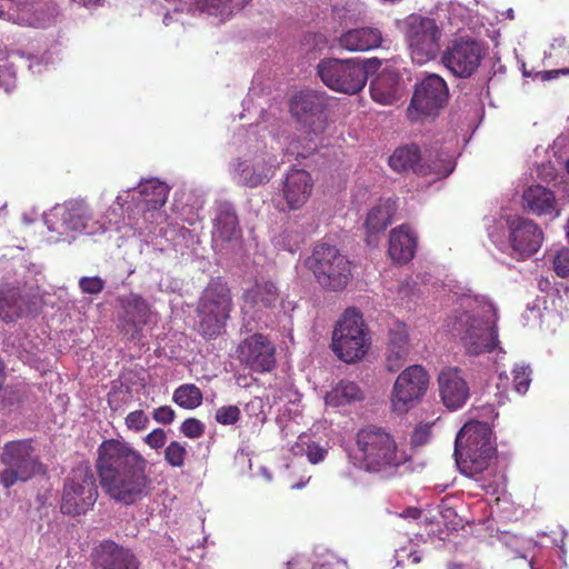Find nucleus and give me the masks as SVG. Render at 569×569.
<instances>
[{"instance_id":"18","label":"nucleus","mask_w":569,"mask_h":569,"mask_svg":"<svg viewBox=\"0 0 569 569\" xmlns=\"http://www.w3.org/2000/svg\"><path fill=\"white\" fill-rule=\"evenodd\" d=\"M429 386V375L423 367L419 365L409 366L396 379L391 405L393 411L398 413L407 412L411 407L417 405Z\"/></svg>"},{"instance_id":"27","label":"nucleus","mask_w":569,"mask_h":569,"mask_svg":"<svg viewBox=\"0 0 569 569\" xmlns=\"http://www.w3.org/2000/svg\"><path fill=\"white\" fill-rule=\"evenodd\" d=\"M400 76L395 69L386 68L370 82L371 98L385 106L400 98Z\"/></svg>"},{"instance_id":"26","label":"nucleus","mask_w":569,"mask_h":569,"mask_svg":"<svg viewBox=\"0 0 569 569\" xmlns=\"http://www.w3.org/2000/svg\"><path fill=\"white\" fill-rule=\"evenodd\" d=\"M312 179L302 169H292L286 177L282 187V196L290 210L301 208L312 191Z\"/></svg>"},{"instance_id":"14","label":"nucleus","mask_w":569,"mask_h":569,"mask_svg":"<svg viewBox=\"0 0 569 569\" xmlns=\"http://www.w3.org/2000/svg\"><path fill=\"white\" fill-rule=\"evenodd\" d=\"M97 498L98 488L92 470L88 466H79L64 482L61 512L72 517L83 515L94 506Z\"/></svg>"},{"instance_id":"51","label":"nucleus","mask_w":569,"mask_h":569,"mask_svg":"<svg viewBox=\"0 0 569 569\" xmlns=\"http://www.w3.org/2000/svg\"><path fill=\"white\" fill-rule=\"evenodd\" d=\"M415 288L416 283L410 279H406L397 283L398 295L401 299L409 298L411 295H413Z\"/></svg>"},{"instance_id":"17","label":"nucleus","mask_w":569,"mask_h":569,"mask_svg":"<svg viewBox=\"0 0 569 569\" xmlns=\"http://www.w3.org/2000/svg\"><path fill=\"white\" fill-rule=\"evenodd\" d=\"M485 56L486 48L479 41L459 38L445 50L442 63L455 77L467 79L476 73Z\"/></svg>"},{"instance_id":"6","label":"nucleus","mask_w":569,"mask_h":569,"mask_svg":"<svg viewBox=\"0 0 569 569\" xmlns=\"http://www.w3.org/2000/svg\"><path fill=\"white\" fill-rule=\"evenodd\" d=\"M488 237L501 252L517 259L535 254L543 242L541 228L525 217L508 216L487 219Z\"/></svg>"},{"instance_id":"53","label":"nucleus","mask_w":569,"mask_h":569,"mask_svg":"<svg viewBox=\"0 0 569 569\" xmlns=\"http://www.w3.org/2000/svg\"><path fill=\"white\" fill-rule=\"evenodd\" d=\"M559 74L568 76L569 68H563V69H558V70H552V71H541V72L537 73V77H540L541 80L546 81V80L553 79V78L558 77Z\"/></svg>"},{"instance_id":"54","label":"nucleus","mask_w":569,"mask_h":569,"mask_svg":"<svg viewBox=\"0 0 569 569\" xmlns=\"http://www.w3.org/2000/svg\"><path fill=\"white\" fill-rule=\"evenodd\" d=\"M286 154L296 156V158H306L307 153L305 151H300L298 149V142L291 141L289 146L286 148Z\"/></svg>"},{"instance_id":"63","label":"nucleus","mask_w":569,"mask_h":569,"mask_svg":"<svg viewBox=\"0 0 569 569\" xmlns=\"http://www.w3.org/2000/svg\"><path fill=\"white\" fill-rule=\"evenodd\" d=\"M450 569H465V568L460 565H453L450 567Z\"/></svg>"},{"instance_id":"19","label":"nucleus","mask_w":569,"mask_h":569,"mask_svg":"<svg viewBox=\"0 0 569 569\" xmlns=\"http://www.w3.org/2000/svg\"><path fill=\"white\" fill-rule=\"evenodd\" d=\"M277 164L276 157L266 151H257L236 159L230 164V173L238 184L256 188L267 183L273 177Z\"/></svg>"},{"instance_id":"3","label":"nucleus","mask_w":569,"mask_h":569,"mask_svg":"<svg viewBox=\"0 0 569 569\" xmlns=\"http://www.w3.org/2000/svg\"><path fill=\"white\" fill-rule=\"evenodd\" d=\"M496 453L488 423L470 421L457 433L453 456L460 472L475 479L490 495L500 492L505 486V477L493 466Z\"/></svg>"},{"instance_id":"60","label":"nucleus","mask_w":569,"mask_h":569,"mask_svg":"<svg viewBox=\"0 0 569 569\" xmlns=\"http://www.w3.org/2000/svg\"><path fill=\"white\" fill-rule=\"evenodd\" d=\"M547 286H549L548 280H540L539 287L541 288V290H545Z\"/></svg>"},{"instance_id":"55","label":"nucleus","mask_w":569,"mask_h":569,"mask_svg":"<svg viewBox=\"0 0 569 569\" xmlns=\"http://www.w3.org/2000/svg\"><path fill=\"white\" fill-rule=\"evenodd\" d=\"M421 516V511L418 508L411 507L407 508L400 517L402 518H411V519H418Z\"/></svg>"},{"instance_id":"5","label":"nucleus","mask_w":569,"mask_h":569,"mask_svg":"<svg viewBox=\"0 0 569 569\" xmlns=\"http://www.w3.org/2000/svg\"><path fill=\"white\" fill-rule=\"evenodd\" d=\"M121 197L116 200L103 214L97 219L90 204L83 199H70L54 206L44 213L43 219L48 229L59 234L96 236L108 231H116L124 237V226L121 220Z\"/></svg>"},{"instance_id":"47","label":"nucleus","mask_w":569,"mask_h":569,"mask_svg":"<svg viewBox=\"0 0 569 569\" xmlns=\"http://www.w3.org/2000/svg\"><path fill=\"white\" fill-rule=\"evenodd\" d=\"M327 453L328 450L316 442H311L307 447V458L313 465L323 461Z\"/></svg>"},{"instance_id":"7","label":"nucleus","mask_w":569,"mask_h":569,"mask_svg":"<svg viewBox=\"0 0 569 569\" xmlns=\"http://www.w3.org/2000/svg\"><path fill=\"white\" fill-rule=\"evenodd\" d=\"M348 458L355 467L368 472H388L405 460L403 455L397 451L393 438L377 427L358 431Z\"/></svg>"},{"instance_id":"20","label":"nucleus","mask_w":569,"mask_h":569,"mask_svg":"<svg viewBox=\"0 0 569 569\" xmlns=\"http://www.w3.org/2000/svg\"><path fill=\"white\" fill-rule=\"evenodd\" d=\"M276 349L262 335L244 339L238 347L239 359L257 372L271 371L276 366Z\"/></svg>"},{"instance_id":"57","label":"nucleus","mask_w":569,"mask_h":569,"mask_svg":"<svg viewBox=\"0 0 569 569\" xmlns=\"http://www.w3.org/2000/svg\"><path fill=\"white\" fill-rule=\"evenodd\" d=\"M11 14L0 7V20H10Z\"/></svg>"},{"instance_id":"23","label":"nucleus","mask_w":569,"mask_h":569,"mask_svg":"<svg viewBox=\"0 0 569 569\" xmlns=\"http://www.w3.org/2000/svg\"><path fill=\"white\" fill-rule=\"evenodd\" d=\"M279 292L270 281L257 282L243 293L242 313L250 319L261 320V313L276 306Z\"/></svg>"},{"instance_id":"24","label":"nucleus","mask_w":569,"mask_h":569,"mask_svg":"<svg viewBox=\"0 0 569 569\" xmlns=\"http://www.w3.org/2000/svg\"><path fill=\"white\" fill-rule=\"evenodd\" d=\"M94 569H139L136 556L127 548L104 540L94 549Z\"/></svg>"},{"instance_id":"39","label":"nucleus","mask_w":569,"mask_h":569,"mask_svg":"<svg viewBox=\"0 0 569 569\" xmlns=\"http://www.w3.org/2000/svg\"><path fill=\"white\" fill-rule=\"evenodd\" d=\"M552 269L560 278L569 276V248L561 247L552 254Z\"/></svg>"},{"instance_id":"35","label":"nucleus","mask_w":569,"mask_h":569,"mask_svg":"<svg viewBox=\"0 0 569 569\" xmlns=\"http://www.w3.org/2000/svg\"><path fill=\"white\" fill-rule=\"evenodd\" d=\"M23 311L22 299L17 289L0 293V319L6 322L14 321Z\"/></svg>"},{"instance_id":"61","label":"nucleus","mask_w":569,"mask_h":569,"mask_svg":"<svg viewBox=\"0 0 569 569\" xmlns=\"http://www.w3.org/2000/svg\"><path fill=\"white\" fill-rule=\"evenodd\" d=\"M288 428H291V423L287 425L283 428H281V432L283 433L284 437H287L289 435V431H287Z\"/></svg>"},{"instance_id":"12","label":"nucleus","mask_w":569,"mask_h":569,"mask_svg":"<svg viewBox=\"0 0 569 569\" xmlns=\"http://www.w3.org/2000/svg\"><path fill=\"white\" fill-rule=\"evenodd\" d=\"M390 167L397 172L412 171L417 174H436L438 178L449 176L455 169V161L449 153L436 152L421 157L417 144L400 147L389 158Z\"/></svg>"},{"instance_id":"44","label":"nucleus","mask_w":569,"mask_h":569,"mask_svg":"<svg viewBox=\"0 0 569 569\" xmlns=\"http://www.w3.org/2000/svg\"><path fill=\"white\" fill-rule=\"evenodd\" d=\"M148 423L149 418L142 410L132 411L126 417V426L130 430H144L148 427Z\"/></svg>"},{"instance_id":"1","label":"nucleus","mask_w":569,"mask_h":569,"mask_svg":"<svg viewBox=\"0 0 569 569\" xmlns=\"http://www.w3.org/2000/svg\"><path fill=\"white\" fill-rule=\"evenodd\" d=\"M97 472L110 499L131 506L151 493L147 459L126 441L104 440L98 448Z\"/></svg>"},{"instance_id":"29","label":"nucleus","mask_w":569,"mask_h":569,"mask_svg":"<svg viewBox=\"0 0 569 569\" xmlns=\"http://www.w3.org/2000/svg\"><path fill=\"white\" fill-rule=\"evenodd\" d=\"M338 46L348 51H369L380 47L381 31L377 28H357L343 32L338 38Z\"/></svg>"},{"instance_id":"4","label":"nucleus","mask_w":569,"mask_h":569,"mask_svg":"<svg viewBox=\"0 0 569 569\" xmlns=\"http://www.w3.org/2000/svg\"><path fill=\"white\" fill-rule=\"evenodd\" d=\"M169 186L159 179L141 180L137 187L118 193L121 197V220L124 237L139 236L148 238L156 232L163 220L160 208L166 203Z\"/></svg>"},{"instance_id":"28","label":"nucleus","mask_w":569,"mask_h":569,"mask_svg":"<svg viewBox=\"0 0 569 569\" xmlns=\"http://www.w3.org/2000/svg\"><path fill=\"white\" fill-rule=\"evenodd\" d=\"M411 349L408 327L396 322L389 329L387 362L390 371L398 370L407 359Z\"/></svg>"},{"instance_id":"41","label":"nucleus","mask_w":569,"mask_h":569,"mask_svg":"<svg viewBox=\"0 0 569 569\" xmlns=\"http://www.w3.org/2000/svg\"><path fill=\"white\" fill-rule=\"evenodd\" d=\"M512 375H513L515 390L520 395L526 393L528 391L530 382H531L530 368L528 366L517 365L512 370Z\"/></svg>"},{"instance_id":"50","label":"nucleus","mask_w":569,"mask_h":569,"mask_svg":"<svg viewBox=\"0 0 569 569\" xmlns=\"http://www.w3.org/2000/svg\"><path fill=\"white\" fill-rule=\"evenodd\" d=\"M153 419L159 423L169 425L174 419V411L169 406L159 407L153 411Z\"/></svg>"},{"instance_id":"31","label":"nucleus","mask_w":569,"mask_h":569,"mask_svg":"<svg viewBox=\"0 0 569 569\" xmlns=\"http://www.w3.org/2000/svg\"><path fill=\"white\" fill-rule=\"evenodd\" d=\"M525 204L535 213L558 216L553 193L542 186H531L523 192Z\"/></svg>"},{"instance_id":"38","label":"nucleus","mask_w":569,"mask_h":569,"mask_svg":"<svg viewBox=\"0 0 569 569\" xmlns=\"http://www.w3.org/2000/svg\"><path fill=\"white\" fill-rule=\"evenodd\" d=\"M197 8L210 16L228 18L233 12L232 0H193Z\"/></svg>"},{"instance_id":"42","label":"nucleus","mask_w":569,"mask_h":569,"mask_svg":"<svg viewBox=\"0 0 569 569\" xmlns=\"http://www.w3.org/2000/svg\"><path fill=\"white\" fill-rule=\"evenodd\" d=\"M240 415L237 406H222L216 411V421L223 426L234 425L240 419Z\"/></svg>"},{"instance_id":"49","label":"nucleus","mask_w":569,"mask_h":569,"mask_svg":"<svg viewBox=\"0 0 569 569\" xmlns=\"http://www.w3.org/2000/svg\"><path fill=\"white\" fill-rule=\"evenodd\" d=\"M397 566H400L407 559L412 565H417L421 561L422 556L418 551H411L407 548H401L396 551Z\"/></svg>"},{"instance_id":"45","label":"nucleus","mask_w":569,"mask_h":569,"mask_svg":"<svg viewBox=\"0 0 569 569\" xmlns=\"http://www.w3.org/2000/svg\"><path fill=\"white\" fill-rule=\"evenodd\" d=\"M180 430L186 437L194 439L203 435L204 425L196 418H188L182 422Z\"/></svg>"},{"instance_id":"33","label":"nucleus","mask_w":569,"mask_h":569,"mask_svg":"<svg viewBox=\"0 0 569 569\" xmlns=\"http://www.w3.org/2000/svg\"><path fill=\"white\" fill-rule=\"evenodd\" d=\"M393 211L395 203L390 199L380 202L369 211L365 222L368 244H372V237L379 232L385 231L386 228L391 223Z\"/></svg>"},{"instance_id":"10","label":"nucleus","mask_w":569,"mask_h":569,"mask_svg":"<svg viewBox=\"0 0 569 569\" xmlns=\"http://www.w3.org/2000/svg\"><path fill=\"white\" fill-rule=\"evenodd\" d=\"M232 309L230 290L220 279L212 280L200 298L198 306L199 332L206 339L218 337Z\"/></svg>"},{"instance_id":"9","label":"nucleus","mask_w":569,"mask_h":569,"mask_svg":"<svg viewBox=\"0 0 569 569\" xmlns=\"http://www.w3.org/2000/svg\"><path fill=\"white\" fill-rule=\"evenodd\" d=\"M305 264L327 290L341 291L351 279V263L336 246L317 244Z\"/></svg>"},{"instance_id":"22","label":"nucleus","mask_w":569,"mask_h":569,"mask_svg":"<svg viewBox=\"0 0 569 569\" xmlns=\"http://www.w3.org/2000/svg\"><path fill=\"white\" fill-rule=\"evenodd\" d=\"M439 392L443 405L450 410L461 408L469 398V387L458 368H445L438 376Z\"/></svg>"},{"instance_id":"11","label":"nucleus","mask_w":569,"mask_h":569,"mask_svg":"<svg viewBox=\"0 0 569 569\" xmlns=\"http://www.w3.org/2000/svg\"><path fill=\"white\" fill-rule=\"evenodd\" d=\"M331 346L337 357L347 363L355 362L366 355L370 338L362 316L355 308L347 309L337 322Z\"/></svg>"},{"instance_id":"59","label":"nucleus","mask_w":569,"mask_h":569,"mask_svg":"<svg viewBox=\"0 0 569 569\" xmlns=\"http://www.w3.org/2000/svg\"><path fill=\"white\" fill-rule=\"evenodd\" d=\"M547 286H549L548 280H540L539 287L541 288V290H545Z\"/></svg>"},{"instance_id":"58","label":"nucleus","mask_w":569,"mask_h":569,"mask_svg":"<svg viewBox=\"0 0 569 569\" xmlns=\"http://www.w3.org/2000/svg\"><path fill=\"white\" fill-rule=\"evenodd\" d=\"M305 486H306V482L300 481V482H296V483L291 485V489H301Z\"/></svg>"},{"instance_id":"16","label":"nucleus","mask_w":569,"mask_h":569,"mask_svg":"<svg viewBox=\"0 0 569 569\" xmlns=\"http://www.w3.org/2000/svg\"><path fill=\"white\" fill-rule=\"evenodd\" d=\"M449 89L446 81L436 73L423 77L415 84V91L407 109L411 120L435 117L447 104Z\"/></svg>"},{"instance_id":"52","label":"nucleus","mask_w":569,"mask_h":569,"mask_svg":"<svg viewBox=\"0 0 569 569\" xmlns=\"http://www.w3.org/2000/svg\"><path fill=\"white\" fill-rule=\"evenodd\" d=\"M320 569H348V566L345 560L331 556L328 560L320 565Z\"/></svg>"},{"instance_id":"64","label":"nucleus","mask_w":569,"mask_h":569,"mask_svg":"<svg viewBox=\"0 0 569 569\" xmlns=\"http://www.w3.org/2000/svg\"><path fill=\"white\" fill-rule=\"evenodd\" d=\"M566 229H567V238H568V241H569V219H568V222H567Z\"/></svg>"},{"instance_id":"48","label":"nucleus","mask_w":569,"mask_h":569,"mask_svg":"<svg viewBox=\"0 0 569 569\" xmlns=\"http://www.w3.org/2000/svg\"><path fill=\"white\" fill-rule=\"evenodd\" d=\"M430 427L429 426H420L415 429L411 436V445L415 447H420L426 445L430 439Z\"/></svg>"},{"instance_id":"2","label":"nucleus","mask_w":569,"mask_h":569,"mask_svg":"<svg viewBox=\"0 0 569 569\" xmlns=\"http://www.w3.org/2000/svg\"><path fill=\"white\" fill-rule=\"evenodd\" d=\"M498 309L483 296L463 295L459 308L447 319L449 332L459 339L469 356L503 353L498 339Z\"/></svg>"},{"instance_id":"32","label":"nucleus","mask_w":569,"mask_h":569,"mask_svg":"<svg viewBox=\"0 0 569 569\" xmlns=\"http://www.w3.org/2000/svg\"><path fill=\"white\" fill-rule=\"evenodd\" d=\"M239 232L238 218L233 206L227 201L218 203L214 218V234L223 241H230L238 237Z\"/></svg>"},{"instance_id":"34","label":"nucleus","mask_w":569,"mask_h":569,"mask_svg":"<svg viewBox=\"0 0 569 569\" xmlns=\"http://www.w3.org/2000/svg\"><path fill=\"white\" fill-rule=\"evenodd\" d=\"M363 398L359 386L353 381L341 380L325 396L327 406L339 408L361 401Z\"/></svg>"},{"instance_id":"30","label":"nucleus","mask_w":569,"mask_h":569,"mask_svg":"<svg viewBox=\"0 0 569 569\" xmlns=\"http://www.w3.org/2000/svg\"><path fill=\"white\" fill-rule=\"evenodd\" d=\"M417 249V234L413 230L402 224L395 228L389 237V254L391 259L398 263L410 261Z\"/></svg>"},{"instance_id":"15","label":"nucleus","mask_w":569,"mask_h":569,"mask_svg":"<svg viewBox=\"0 0 569 569\" xmlns=\"http://www.w3.org/2000/svg\"><path fill=\"white\" fill-rule=\"evenodd\" d=\"M405 37L411 59L417 64H425L439 52L441 31L431 18L409 16L405 21Z\"/></svg>"},{"instance_id":"62","label":"nucleus","mask_w":569,"mask_h":569,"mask_svg":"<svg viewBox=\"0 0 569 569\" xmlns=\"http://www.w3.org/2000/svg\"><path fill=\"white\" fill-rule=\"evenodd\" d=\"M293 565H295L293 560L288 561L287 562V569H291Z\"/></svg>"},{"instance_id":"8","label":"nucleus","mask_w":569,"mask_h":569,"mask_svg":"<svg viewBox=\"0 0 569 569\" xmlns=\"http://www.w3.org/2000/svg\"><path fill=\"white\" fill-rule=\"evenodd\" d=\"M380 67V60L370 59H335L319 62L317 73L321 81L331 90L356 94L362 90L370 71Z\"/></svg>"},{"instance_id":"21","label":"nucleus","mask_w":569,"mask_h":569,"mask_svg":"<svg viewBox=\"0 0 569 569\" xmlns=\"http://www.w3.org/2000/svg\"><path fill=\"white\" fill-rule=\"evenodd\" d=\"M122 310L121 323L126 335L131 340H139L143 326L151 322L152 313L148 302L137 293H129L118 298Z\"/></svg>"},{"instance_id":"37","label":"nucleus","mask_w":569,"mask_h":569,"mask_svg":"<svg viewBox=\"0 0 569 569\" xmlns=\"http://www.w3.org/2000/svg\"><path fill=\"white\" fill-rule=\"evenodd\" d=\"M303 240L305 236L298 228H287L274 237L273 242L278 249L293 253L300 248Z\"/></svg>"},{"instance_id":"43","label":"nucleus","mask_w":569,"mask_h":569,"mask_svg":"<svg viewBox=\"0 0 569 569\" xmlns=\"http://www.w3.org/2000/svg\"><path fill=\"white\" fill-rule=\"evenodd\" d=\"M104 280L100 277H82L79 279V288L82 293L97 296L104 289Z\"/></svg>"},{"instance_id":"25","label":"nucleus","mask_w":569,"mask_h":569,"mask_svg":"<svg viewBox=\"0 0 569 569\" xmlns=\"http://www.w3.org/2000/svg\"><path fill=\"white\" fill-rule=\"evenodd\" d=\"M292 111L300 117V121L310 128L313 133L322 132L326 123L325 103L315 93L296 96L292 101Z\"/></svg>"},{"instance_id":"40","label":"nucleus","mask_w":569,"mask_h":569,"mask_svg":"<svg viewBox=\"0 0 569 569\" xmlns=\"http://www.w3.org/2000/svg\"><path fill=\"white\" fill-rule=\"evenodd\" d=\"M187 456V449L178 441H172L164 450V459L172 467H182Z\"/></svg>"},{"instance_id":"56","label":"nucleus","mask_w":569,"mask_h":569,"mask_svg":"<svg viewBox=\"0 0 569 569\" xmlns=\"http://www.w3.org/2000/svg\"><path fill=\"white\" fill-rule=\"evenodd\" d=\"M42 61L41 59H33L30 64H29V69L33 72V73H40L42 71Z\"/></svg>"},{"instance_id":"46","label":"nucleus","mask_w":569,"mask_h":569,"mask_svg":"<svg viewBox=\"0 0 569 569\" xmlns=\"http://www.w3.org/2000/svg\"><path fill=\"white\" fill-rule=\"evenodd\" d=\"M167 440V433L163 429L157 428L152 432L146 436V443L152 449H160L164 446Z\"/></svg>"},{"instance_id":"36","label":"nucleus","mask_w":569,"mask_h":569,"mask_svg":"<svg viewBox=\"0 0 569 569\" xmlns=\"http://www.w3.org/2000/svg\"><path fill=\"white\" fill-rule=\"evenodd\" d=\"M172 399L181 408L196 409L202 403V392L197 386L186 383L174 390Z\"/></svg>"},{"instance_id":"13","label":"nucleus","mask_w":569,"mask_h":569,"mask_svg":"<svg viewBox=\"0 0 569 569\" xmlns=\"http://www.w3.org/2000/svg\"><path fill=\"white\" fill-rule=\"evenodd\" d=\"M0 461L6 466L0 473V483L7 489L19 481L31 479L41 468L31 440L28 439L7 442Z\"/></svg>"}]
</instances>
